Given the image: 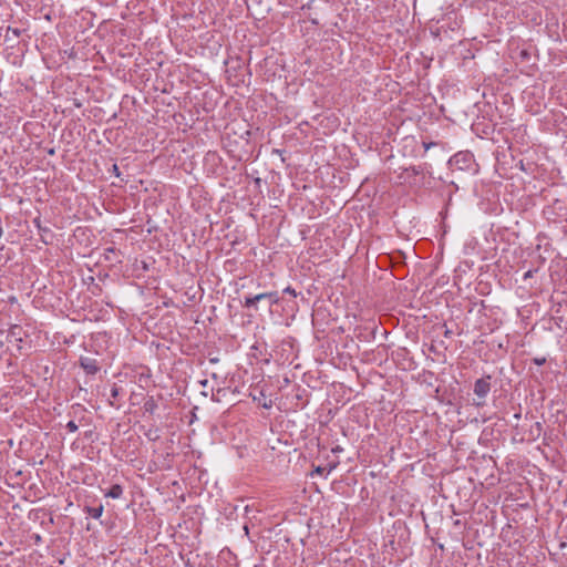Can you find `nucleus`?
<instances>
[{"instance_id":"8","label":"nucleus","mask_w":567,"mask_h":567,"mask_svg":"<svg viewBox=\"0 0 567 567\" xmlns=\"http://www.w3.org/2000/svg\"><path fill=\"white\" fill-rule=\"evenodd\" d=\"M112 398H116L118 395V389L116 386H113L111 390Z\"/></svg>"},{"instance_id":"10","label":"nucleus","mask_w":567,"mask_h":567,"mask_svg":"<svg viewBox=\"0 0 567 567\" xmlns=\"http://www.w3.org/2000/svg\"><path fill=\"white\" fill-rule=\"evenodd\" d=\"M47 152H48L49 154H51V155H52V154H54V150H53V148H49V150H47Z\"/></svg>"},{"instance_id":"12","label":"nucleus","mask_w":567,"mask_h":567,"mask_svg":"<svg viewBox=\"0 0 567 567\" xmlns=\"http://www.w3.org/2000/svg\"><path fill=\"white\" fill-rule=\"evenodd\" d=\"M462 156V154H456L455 157L458 159V157ZM463 157H465V155H463Z\"/></svg>"},{"instance_id":"13","label":"nucleus","mask_w":567,"mask_h":567,"mask_svg":"<svg viewBox=\"0 0 567 567\" xmlns=\"http://www.w3.org/2000/svg\"><path fill=\"white\" fill-rule=\"evenodd\" d=\"M114 173H117V166L114 165Z\"/></svg>"},{"instance_id":"11","label":"nucleus","mask_w":567,"mask_h":567,"mask_svg":"<svg viewBox=\"0 0 567 567\" xmlns=\"http://www.w3.org/2000/svg\"><path fill=\"white\" fill-rule=\"evenodd\" d=\"M323 470L321 467H317L316 472L321 473Z\"/></svg>"},{"instance_id":"5","label":"nucleus","mask_w":567,"mask_h":567,"mask_svg":"<svg viewBox=\"0 0 567 567\" xmlns=\"http://www.w3.org/2000/svg\"><path fill=\"white\" fill-rule=\"evenodd\" d=\"M86 512L92 518L99 519L103 514V506L99 505L96 507H87Z\"/></svg>"},{"instance_id":"1","label":"nucleus","mask_w":567,"mask_h":567,"mask_svg":"<svg viewBox=\"0 0 567 567\" xmlns=\"http://www.w3.org/2000/svg\"><path fill=\"white\" fill-rule=\"evenodd\" d=\"M268 299L271 305H275L278 302V296L277 292H262L258 293L256 296H247L245 297L244 307L251 308L255 307L258 301Z\"/></svg>"},{"instance_id":"9","label":"nucleus","mask_w":567,"mask_h":567,"mask_svg":"<svg viewBox=\"0 0 567 567\" xmlns=\"http://www.w3.org/2000/svg\"><path fill=\"white\" fill-rule=\"evenodd\" d=\"M423 145H424V150L427 151L433 144L426 143V144H423Z\"/></svg>"},{"instance_id":"3","label":"nucleus","mask_w":567,"mask_h":567,"mask_svg":"<svg viewBox=\"0 0 567 567\" xmlns=\"http://www.w3.org/2000/svg\"><path fill=\"white\" fill-rule=\"evenodd\" d=\"M122 494H123V488H122V486H121V485H118V484H114V485L109 489V492H107V493H105V496H106V497H111V498L116 499V498H120V497L122 496Z\"/></svg>"},{"instance_id":"14","label":"nucleus","mask_w":567,"mask_h":567,"mask_svg":"<svg viewBox=\"0 0 567 567\" xmlns=\"http://www.w3.org/2000/svg\"><path fill=\"white\" fill-rule=\"evenodd\" d=\"M114 173H117V166L114 165Z\"/></svg>"},{"instance_id":"6","label":"nucleus","mask_w":567,"mask_h":567,"mask_svg":"<svg viewBox=\"0 0 567 567\" xmlns=\"http://www.w3.org/2000/svg\"><path fill=\"white\" fill-rule=\"evenodd\" d=\"M66 429L70 431V432H75L78 431V425L75 424L74 421H69L68 424H66Z\"/></svg>"},{"instance_id":"7","label":"nucleus","mask_w":567,"mask_h":567,"mask_svg":"<svg viewBox=\"0 0 567 567\" xmlns=\"http://www.w3.org/2000/svg\"><path fill=\"white\" fill-rule=\"evenodd\" d=\"M284 292H285V293H289V295H291V296L296 297V291H295V289H293V288H291V287H287V288H285Z\"/></svg>"},{"instance_id":"2","label":"nucleus","mask_w":567,"mask_h":567,"mask_svg":"<svg viewBox=\"0 0 567 567\" xmlns=\"http://www.w3.org/2000/svg\"><path fill=\"white\" fill-rule=\"evenodd\" d=\"M491 390V384L488 379H478L474 384V393L482 400L488 394Z\"/></svg>"},{"instance_id":"4","label":"nucleus","mask_w":567,"mask_h":567,"mask_svg":"<svg viewBox=\"0 0 567 567\" xmlns=\"http://www.w3.org/2000/svg\"><path fill=\"white\" fill-rule=\"evenodd\" d=\"M82 367L87 373H96L99 370V367L94 360L85 359L82 361Z\"/></svg>"}]
</instances>
